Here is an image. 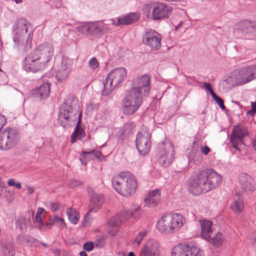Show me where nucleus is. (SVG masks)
Wrapping results in <instances>:
<instances>
[{
    "instance_id": "1",
    "label": "nucleus",
    "mask_w": 256,
    "mask_h": 256,
    "mask_svg": "<svg viewBox=\"0 0 256 256\" xmlns=\"http://www.w3.org/2000/svg\"><path fill=\"white\" fill-rule=\"evenodd\" d=\"M82 112L80 110L78 100L74 96H68L61 106L58 116V121L61 126L68 128L70 122L78 120L74 132L71 134L70 142L74 143L77 140H82L86 136L84 130L82 128Z\"/></svg>"
},
{
    "instance_id": "2",
    "label": "nucleus",
    "mask_w": 256,
    "mask_h": 256,
    "mask_svg": "<svg viewBox=\"0 0 256 256\" xmlns=\"http://www.w3.org/2000/svg\"><path fill=\"white\" fill-rule=\"evenodd\" d=\"M150 78L144 75L134 82V86L126 92L122 100V111L127 115L134 114L141 106L144 97L150 90Z\"/></svg>"
},
{
    "instance_id": "3",
    "label": "nucleus",
    "mask_w": 256,
    "mask_h": 256,
    "mask_svg": "<svg viewBox=\"0 0 256 256\" xmlns=\"http://www.w3.org/2000/svg\"><path fill=\"white\" fill-rule=\"evenodd\" d=\"M220 175L212 169L198 172L189 180L188 190L193 195L198 196L214 188L222 182Z\"/></svg>"
},
{
    "instance_id": "4",
    "label": "nucleus",
    "mask_w": 256,
    "mask_h": 256,
    "mask_svg": "<svg viewBox=\"0 0 256 256\" xmlns=\"http://www.w3.org/2000/svg\"><path fill=\"white\" fill-rule=\"evenodd\" d=\"M54 48L48 44L40 45L37 48L28 54L23 62V68L26 72H36L44 70L54 55Z\"/></svg>"
},
{
    "instance_id": "5",
    "label": "nucleus",
    "mask_w": 256,
    "mask_h": 256,
    "mask_svg": "<svg viewBox=\"0 0 256 256\" xmlns=\"http://www.w3.org/2000/svg\"><path fill=\"white\" fill-rule=\"evenodd\" d=\"M14 47L22 52H26L32 48V28L26 19H18L12 26Z\"/></svg>"
},
{
    "instance_id": "6",
    "label": "nucleus",
    "mask_w": 256,
    "mask_h": 256,
    "mask_svg": "<svg viewBox=\"0 0 256 256\" xmlns=\"http://www.w3.org/2000/svg\"><path fill=\"white\" fill-rule=\"evenodd\" d=\"M126 70L124 68H115L108 75L104 82L103 95L110 94L114 89L122 82L126 76Z\"/></svg>"
},
{
    "instance_id": "7",
    "label": "nucleus",
    "mask_w": 256,
    "mask_h": 256,
    "mask_svg": "<svg viewBox=\"0 0 256 256\" xmlns=\"http://www.w3.org/2000/svg\"><path fill=\"white\" fill-rule=\"evenodd\" d=\"M19 141V134L14 128H6L0 132V149L7 150L15 146Z\"/></svg>"
},
{
    "instance_id": "8",
    "label": "nucleus",
    "mask_w": 256,
    "mask_h": 256,
    "mask_svg": "<svg viewBox=\"0 0 256 256\" xmlns=\"http://www.w3.org/2000/svg\"><path fill=\"white\" fill-rule=\"evenodd\" d=\"M172 256H204L203 251L191 244H179L174 246Z\"/></svg>"
},
{
    "instance_id": "9",
    "label": "nucleus",
    "mask_w": 256,
    "mask_h": 256,
    "mask_svg": "<svg viewBox=\"0 0 256 256\" xmlns=\"http://www.w3.org/2000/svg\"><path fill=\"white\" fill-rule=\"evenodd\" d=\"M248 134V132L246 128L242 126H234L230 138L233 148L240 152L245 146L244 138Z\"/></svg>"
},
{
    "instance_id": "10",
    "label": "nucleus",
    "mask_w": 256,
    "mask_h": 256,
    "mask_svg": "<svg viewBox=\"0 0 256 256\" xmlns=\"http://www.w3.org/2000/svg\"><path fill=\"white\" fill-rule=\"evenodd\" d=\"M235 82L240 84L248 82L256 78V65L244 68L234 72Z\"/></svg>"
},
{
    "instance_id": "11",
    "label": "nucleus",
    "mask_w": 256,
    "mask_h": 256,
    "mask_svg": "<svg viewBox=\"0 0 256 256\" xmlns=\"http://www.w3.org/2000/svg\"><path fill=\"white\" fill-rule=\"evenodd\" d=\"M152 16L154 20H162L168 18L171 14L172 7L162 2H154L150 6Z\"/></svg>"
},
{
    "instance_id": "12",
    "label": "nucleus",
    "mask_w": 256,
    "mask_h": 256,
    "mask_svg": "<svg viewBox=\"0 0 256 256\" xmlns=\"http://www.w3.org/2000/svg\"><path fill=\"white\" fill-rule=\"evenodd\" d=\"M174 150L170 144L165 146L164 149L160 150L158 158V162L163 167H168L173 162Z\"/></svg>"
},
{
    "instance_id": "13",
    "label": "nucleus",
    "mask_w": 256,
    "mask_h": 256,
    "mask_svg": "<svg viewBox=\"0 0 256 256\" xmlns=\"http://www.w3.org/2000/svg\"><path fill=\"white\" fill-rule=\"evenodd\" d=\"M161 36L154 30H148L144 38V43L152 50H158L161 46Z\"/></svg>"
},
{
    "instance_id": "14",
    "label": "nucleus",
    "mask_w": 256,
    "mask_h": 256,
    "mask_svg": "<svg viewBox=\"0 0 256 256\" xmlns=\"http://www.w3.org/2000/svg\"><path fill=\"white\" fill-rule=\"evenodd\" d=\"M72 67V63L71 60L67 58H64L56 72V80L58 82L65 80L70 73Z\"/></svg>"
},
{
    "instance_id": "15",
    "label": "nucleus",
    "mask_w": 256,
    "mask_h": 256,
    "mask_svg": "<svg viewBox=\"0 0 256 256\" xmlns=\"http://www.w3.org/2000/svg\"><path fill=\"white\" fill-rule=\"evenodd\" d=\"M136 144L139 152L144 156L148 152L151 146L150 136L148 134L144 135L142 132H138L136 136Z\"/></svg>"
},
{
    "instance_id": "16",
    "label": "nucleus",
    "mask_w": 256,
    "mask_h": 256,
    "mask_svg": "<svg viewBox=\"0 0 256 256\" xmlns=\"http://www.w3.org/2000/svg\"><path fill=\"white\" fill-rule=\"evenodd\" d=\"M139 256H160L158 243L155 240H148L142 246Z\"/></svg>"
},
{
    "instance_id": "17",
    "label": "nucleus",
    "mask_w": 256,
    "mask_h": 256,
    "mask_svg": "<svg viewBox=\"0 0 256 256\" xmlns=\"http://www.w3.org/2000/svg\"><path fill=\"white\" fill-rule=\"evenodd\" d=\"M236 28L244 34L248 36L250 39L256 36V23L254 22L244 20L238 23Z\"/></svg>"
},
{
    "instance_id": "18",
    "label": "nucleus",
    "mask_w": 256,
    "mask_h": 256,
    "mask_svg": "<svg viewBox=\"0 0 256 256\" xmlns=\"http://www.w3.org/2000/svg\"><path fill=\"white\" fill-rule=\"evenodd\" d=\"M124 196H129L133 194L137 188V180L134 176L129 172H125Z\"/></svg>"
},
{
    "instance_id": "19",
    "label": "nucleus",
    "mask_w": 256,
    "mask_h": 256,
    "mask_svg": "<svg viewBox=\"0 0 256 256\" xmlns=\"http://www.w3.org/2000/svg\"><path fill=\"white\" fill-rule=\"evenodd\" d=\"M104 202L103 196L96 193H93L90 195V204H89V211L86 214L84 220H87L86 218L90 212H97L100 210Z\"/></svg>"
},
{
    "instance_id": "20",
    "label": "nucleus",
    "mask_w": 256,
    "mask_h": 256,
    "mask_svg": "<svg viewBox=\"0 0 256 256\" xmlns=\"http://www.w3.org/2000/svg\"><path fill=\"white\" fill-rule=\"evenodd\" d=\"M200 144L198 141L194 142L192 148L187 150V155L190 162L195 164H199L202 160V156L199 150Z\"/></svg>"
},
{
    "instance_id": "21",
    "label": "nucleus",
    "mask_w": 256,
    "mask_h": 256,
    "mask_svg": "<svg viewBox=\"0 0 256 256\" xmlns=\"http://www.w3.org/2000/svg\"><path fill=\"white\" fill-rule=\"evenodd\" d=\"M239 183L244 191L253 192L256 190L254 179L247 174H241L238 176Z\"/></svg>"
},
{
    "instance_id": "22",
    "label": "nucleus",
    "mask_w": 256,
    "mask_h": 256,
    "mask_svg": "<svg viewBox=\"0 0 256 256\" xmlns=\"http://www.w3.org/2000/svg\"><path fill=\"white\" fill-rule=\"evenodd\" d=\"M125 172H121L118 176H114L112 180L113 188L120 194L124 196Z\"/></svg>"
},
{
    "instance_id": "23",
    "label": "nucleus",
    "mask_w": 256,
    "mask_h": 256,
    "mask_svg": "<svg viewBox=\"0 0 256 256\" xmlns=\"http://www.w3.org/2000/svg\"><path fill=\"white\" fill-rule=\"evenodd\" d=\"M160 193L158 190L150 191L144 199V204L148 207H154L159 202Z\"/></svg>"
},
{
    "instance_id": "24",
    "label": "nucleus",
    "mask_w": 256,
    "mask_h": 256,
    "mask_svg": "<svg viewBox=\"0 0 256 256\" xmlns=\"http://www.w3.org/2000/svg\"><path fill=\"white\" fill-rule=\"evenodd\" d=\"M170 214L164 215L157 222L158 230L162 233H172Z\"/></svg>"
},
{
    "instance_id": "25",
    "label": "nucleus",
    "mask_w": 256,
    "mask_h": 256,
    "mask_svg": "<svg viewBox=\"0 0 256 256\" xmlns=\"http://www.w3.org/2000/svg\"><path fill=\"white\" fill-rule=\"evenodd\" d=\"M200 224L201 227V236L206 240L210 239L212 234V222L208 220H200Z\"/></svg>"
},
{
    "instance_id": "26",
    "label": "nucleus",
    "mask_w": 256,
    "mask_h": 256,
    "mask_svg": "<svg viewBox=\"0 0 256 256\" xmlns=\"http://www.w3.org/2000/svg\"><path fill=\"white\" fill-rule=\"evenodd\" d=\"M122 220L120 219L119 215L117 214L112 218L108 223L109 227L108 230V233L112 236L116 235L118 232V228L122 224Z\"/></svg>"
},
{
    "instance_id": "27",
    "label": "nucleus",
    "mask_w": 256,
    "mask_h": 256,
    "mask_svg": "<svg viewBox=\"0 0 256 256\" xmlns=\"http://www.w3.org/2000/svg\"><path fill=\"white\" fill-rule=\"evenodd\" d=\"M171 216L172 232L178 231L184 224L185 220L183 216L178 213H174Z\"/></svg>"
},
{
    "instance_id": "28",
    "label": "nucleus",
    "mask_w": 256,
    "mask_h": 256,
    "mask_svg": "<svg viewBox=\"0 0 256 256\" xmlns=\"http://www.w3.org/2000/svg\"><path fill=\"white\" fill-rule=\"evenodd\" d=\"M139 16L136 13H130L124 16L118 18V25H128L136 22L138 19Z\"/></svg>"
},
{
    "instance_id": "29",
    "label": "nucleus",
    "mask_w": 256,
    "mask_h": 256,
    "mask_svg": "<svg viewBox=\"0 0 256 256\" xmlns=\"http://www.w3.org/2000/svg\"><path fill=\"white\" fill-rule=\"evenodd\" d=\"M50 92V84L46 82L35 90V94L40 99H45L49 95Z\"/></svg>"
},
{
    "instance_id": "30",
    "label": "nucleus",
    "mask_w": 256,
    "mask_h": 256,
    "mask_svg": "<svg viewBox=\"0 0 256 256\" xmlns=\"http://www.w3.org/2000/svg\"><path fill=\"white\" fill-rule=\"evenodd\" d=\"M140 213V208L138 206L134 209V212H132L130 210H124L118 214L117 215H119L120 219L122 220V222H124L130 217L136 218Z\"/></svg>"
},
{
    "instance_id": "31",
    "label": "nucleus",
    "mask_w": 256,
    "mask_h": 256,
    "mask_svg": "<svg viewBox=\"0 0 256 256\" xmlns=\"http://www.w3.org/2000/svg\"><path fill=\"white\" fill-rule=\"evenodd\" d=\"M50 222L46 223V226H56L62 229L66 228V224L63 218L56 216H52L50 218Z\"/></svg>"
},
{
    "instance_id": "32",
    "label": "nucleus",
    "mask_w": 256,
    "mask_h": 256,
    "mask_svg": "<svg viewBox=\"0 0 256 256\" xmlns=\"http://www.w3.org/2000/svg\"><path fill=\"white\" fill-rule=\"evenodd\" d=\"M230 208L236 213L241 212L244 208V202L242 198L238 196H235L234 202L231 204Z\"/></svg>"
},
{
    "instance_id": "33",
    "label": "nucleus",
    "mask_w": 256,
    "mask_h": 256,
    "mask_svg": "<svg viewBox=\"0 0 256 256\" xmlns=\"http://www.w3.org/2000/svg\"><path fill=\"white\" fill-rule=\"evenodd\" d=\"M66 214L68 218L71 222L74 224L78 223L80 219V214L76 210L70 208L66 210Z\"/></svg>"
},
{
    "instance_id": "34",
    "label": "nucleus",
    "mask_w": 256,
    "mask_h": 256,
    "mask_svg": "<svg viewBox=\"0 0 256 256\" xmlns=\"http://www.w3.org/2000/svg\"><path fill=\"white\" fill-rule=\"evenodd\" d=\"M134 126L132 123L126 124L123 128V130H120V137L122 138L128 136L130 134L133 132Z\"/></svg>"
},
{
    "instance_id": "35",
    "label": "nucleus",
    "mask_w": 256,
    "mask_h": 256,
    "mask_svg": "<svg viewBox=\"0 0 256 256\" xmlns=\"http://www.w3.org/2000/svg\"><path fill=\"white\" fill-rule=\"evenodd\" d=\"M30 224V220L24 217L19 218L16 221V226L21 231L26 230Z\"/></svg>"
},
{
    "instance_id": "36",
    "label": "nucleus",
    "mask_w": 256,
    "mask_h": 256,
    "mask_svg": "<svg viewBox=\"0 0 256 256\" xmlns=\"http://www.w3.org/2000/svg\"><path fill=\"white\" fill-rule=\"evenodd\" d=\"M208 242L218 247L221 246L223 242V236L222 234L218 232L216 234L213 238L210 236V239Z\"/></svg>"
},
{
    "instance_id": "37",
    "label": "nucleus",
    "mask_w": 256,
    "mask_h": 256,
    "mask_svg": "<svg viewBox=\"0 0 256 256\" xmlns=\"http://www.w3.org/2000/svg\"><path fill=\"white\" fill-rule=\"evenodd\" d=\"M78 32L84 34H90V24H84L78 28Z\"/></svg>"
},
{
    "instance_id": "38",
    "label": "nucleus",
    "mask_w": 256,
    "mask_h": 256,
    "mask_svg": "<svg viewBox=\"0 0 256 256\" xmlns=\"http://www.w3.org/2000/svg\"><path fill=\"white\" fill-rule=\"evenodd\" d=\"M89 67L92 70L98 68L100 66V63L95 57H92L88 62Z\"/></svg>"
},
{
    "instance_id": "39",
    "label": "nucleus",
    "mask_w": 256,
    "mask_h": 256,
    "mask_svg": "<svg viewBox=\"0 0 256 256\" xmlns=\"http://www.w3.org/2000/svg\"><path fill=\"white\" fill-rule=\"evenodd\" d=\"M47 208L52 212H55L60 208V206L56 202H48L46 204Z\"/></svg>"
},
{
    "instance_id": "40",
    "label": "nucleus",
    "mask_w": 256,
    "mask_h": 256,
    "mask_svg": "<svg viewBox=\"0 0 256 256\" xmlns=\"http://www.w3.org/2000/svg\"><path fill=\"white\" fill-rule=\"evenodd\" d=\"M100 34L98 24H90V34L98 35Z\"/></svg>"
},
{
    "instance_id": "41",
    "label": "nucleus",
    "mask_w": 256,
    "mask_h": 256,
    "mask_svg": "<svg viewBox=\"0 0 256 256\" xmlns=\"http://www.w3.org/2000/svg\"><path fill=\"white\" fill-rule=\"evenodd\" d=\"M146 234L147 232L146 230L142 231L137 236L135 239L134 242L137 243L138 244H140L143 238L146 236Z\"/></svg>"
},
{
    "instance_id": "42",
    "label": "nucleus",
    "mask_w": 256,
    "mask_h": 256,
    "mask_svg": "<svg viewBox=\"0 0 256 256\" xmlns=\"http://www.w3.org/2000/svg\"><path fill=\"white\" fill-rule=\"evenodd\" d=\"M88 153V152L82 151L80 157V160L81 161L82 164L86 165V162L83 161V159L90 160H92V155L86 156V154Z\"/></svg>"
},
{
    "instance_id": "43",
    "label": "nucleus",
    "mask_w": 256,
    "mask_h": 256,
    "mask_svg": "<svg viewBox=\"0 0 256 256\" xmlns=\"http://www.w3.org/2000/svg\"><path fill=\"white\" fill-rule=\"evenodd\" d=\"M204 88L206 90H207L210 92L212 98L216 95L213 91L212 88V84L210 83L204 82Z\"/></svg>"
},
{
    "instance_id": "44",
    "label": "nucleus",
    "mask_w": 256,
    "mask_h": 256,
    "mask_svg": "<svg viewBox=\"0 0 256 256\" xmlns=\"http://www.w3.org/2000/svg\"><path fill=\"white\" fill-rule=\"evenodd\" d=\"M214 100L217 102V104L219 105L220 107L223 110H226V108L224 104V100L220 97L216 95L213 98Z\"/></svg>"
},
{
    "instance_id": "45",
    "label": "nucleus",
    "mask_w": 256,
    "mask_h": 256,
    "mask_svg": "<svg viewBox=\"0 0 256 256\" xmlns=\"http://www.w3.org/2000/svg\"><path fill=\"white\" fill-rule=\"evenodd\" d=\"M86 154V156L92 155V159L94 158H100V156H102L101 152L100 151L96 150H92L90 152H88V153Z\"/></svg>"
},
{
    "instance_id": "46",
    "label": "nucleus",
    "mask_w": 256,
    "mask_h": 256,
    "mask_svg": "<svg viewBox=\"0 0 256 256\" xmlns=\"http://www.w3.org/2000/svg\"><path fill=\"white\" fill-rule=\"evenodd\" d=\"M94 243L92 242H86L83 245V248L88 252H90V251L94 249Z\"/></svg>"
},
{
    "instance_id": "47",
    "label": "nucleus",
    "mask_w": 256,
    "mask_h": 256,
    "mask_svg": "<svg viewBox=\"0 0 256 256\" xmlns=\"http://www.w3.org/2000/svg\"><path fill=\"white\" fill-rule=\"evenodd\" d=\"M98 26L100 31V34L102 32H107L109 30L108 28L104 24H98Z\"/></svg>"
},
{
    "instance_id": "48",
    "label": "nucleus",
    "mask_w": 256,
    "mask_h": 256,
    "mask_svg": "<svg viewBox=\"0 0 256 256\" xmlns=\"http://www.w3.org/2000/svg\"><path fill=\"white\" fill-rule=\"evenodd\" d=\"M82 182L78 180H73L69 184V186L70 188H74L81 185Z\"/></svg>"
},
{
    "instance_id": "49",
    "label": "nucleus",
    "mask_w": 256,
    "mask_h": 256,
    "mask_svg": "<svg viewBox=\"0 0 256 256\" xmlns=\"http://www.w3.org/2000/svg\"><path fill=\"white\" fill-rule=\"evenodd\" d=\"M200 151L204 155H207L210 151V149L208 146H206L200 147Z\"/></svg>"
},
{
    "instance_id": "50",
    "label": "nucleus",
    "mask_w": 256,
    "mask_h": 256,
    "mask_svg": "<svg viewBox=\"0 0 256 256\" xmlns=\"http://www.w3.org/2000/svg\"><path fill=\"white\" fill-rule=\"evenodd\" d=\"M104 238L102 237H100L98 240L96 241V245L97 246L102 247L104 245Z\"/></svg>"
},
{
    "instance_id": "51",
    "label": "nucleus",
    "mask_w": 256,
    "mask_h": 256,
    "mask_svg": "<svg viewBox=\"0 0 256 256\" xmlns=\"http://www.w3.org/2000/svg\"><path fill=\"white\" fill-rule=\"evenodd\" d=\"M16 182L14 179H10L8 182V184L10 186H14Z\"/></svg>"
},
{
    "instance_id": "52",
    "label": "nucleus",
    "mask_w": 256,
    "mask_h": 256,
    "mask_svg": "<svg viewBox=\"0 0 256 256\" xmlns=\"http://www.w3.org/2000/svg\"><path fill=\"white\" fill-rule=\"evenodd\" d=\"M35 220L38 223H42V220L40 215L37 214L36 216Z\"/></svg>"
},
{
    "instance_id": "53",
    "label": "nucleus",
    "mask_w": 256,
    "mask_h": 256,
    "mask_svg": "<svg viewBox=\"0 0 256 256\" xmlns=\"http://www.w3.org/2000/svg\"><path fill=\"white\" fill-rule=\"evenodd\" d=\"M184 76L188 80V82L190 84H192V82H193L194 80V78L190 77V76H186L184 75Z\"/></svg>"
},
{
    "instance_id": "54",
    "label": "nucleus",
    "mask_w": 256,
    "mask_h": 256,
    "mask_svg": "<svg viewBox=\"0 0 256 256\" xmlns=\"http://www.w3.org/2000/svg\"><path fill=\"white\" fill-rule=\"evenodd\" d=\"M44 210L43 208H38L37 214L40 215L41 214L44 212Z\"/></svg>"
},
{
    "instance_id": "55",
    "label": "nucleus",
    "mask_w": 256,
    "mask_h": 256,
    "mask_svg": "<svg viewBox=\"0 0 256 256\" xmlns=\"http://www.w3.org/2000/svg\"><path fill=\"white\" fill-rule=\"evenodd\" d=\"M14 186L18 189H20L22 188V184L20 182H17L15 184Z\"/></svg>"
},
{
    "instance_id": "56",
    "label": "nucleus",
    "mask_w": 256,
    "mask_h": 256,
    "mask_svg": "<svg viewBox=\"0 0 256 256\" xmlns=\"http://www.w3.org/2000/svg\"><path fill=\"white\" fill-rule=\"evenodd\" d=\"M80 256H88L86 253L84 251H82L80 252Z\"/></svg>"
},
{
    "instance_id": "57",
    "label": "nucleus",
    "mask_w": 256,
    "mask_h": 256,
    "mask_svg": "<svg viewBox=\"0 0 256 256\" xmlns=\"http://www.w3.org/2000/svg\"><path fill=\"white\" fill-rule=\"evenodd\" d=\"M34 192V190L32 188H28V194H32Z\"/></svg>"
},
{
    "instance_id": "58",
    "label": "nucleus",
    "mask_w": 256,
    "mask_h": 256,
    "mask_svg": "<svg viewBox=\"0 0 256 256\" xmlns=\"http://www.w3.org/2000/svg\"><path fill=\"white\" fill-rule=\"evenodd\" d=\"M16 4H19L22 2V0H14Z\"/></svg>"
},
{
    "instance_id": "59",
    "label": "nucleus",
    "mask_w": 256,
    "mask_h": 256,
    "mask_svg": "<svg viewBox=\"0 0 256 256\" xmlns=\"http://www.w3.org/2000/svg\"><path fill=\"white\" fill-rule=\"evenodd\" d=\"M128 256H135V254L133 252H129Z\"/></svg>"
},
{
    "instance_id": "60",
    "label": "nucleus",
    "mask_w": 256,
    "mask_h": 256,
    "mask_svg": "<svg viewBox=\"0 0 256 256\" xmlns=\"http://www.w3.org/2000/svg\"><path fill=\"white\" fill-rule=\"evenodd\" d=\"M165 0L167 1V2H172V1L180 2V1H182V0Z\"/></svg>"
},
{
    "instance_id": "61",
    "label": "nucleus",
    "mask_w": 256,
    "mask_h": 256,
    "mask_svg": "<svg viewBox=\"0 0 256 256\" xmlns=\"http://www.w3.org/2000/svg\"><path fill=\"white\" fill-rule=\"evenodd\" d=\"M22 238V236H17L16 240H20V238Z\"/></svg>"
},
{
    "instance_id": "62",
    "label": "nucleus",
    "mask_w": 256,
    "mask_h": 256,
    "mask_svg": "<svg viewBox=\"0 0 256 256\" xmlns=\"http://www.w3.org/2000/svg\"><path fill=\"white\" fill-rule=\"evenodd\" d=\"M44 246H46V244H43Z\"/></svg>"
}]
</instances>
